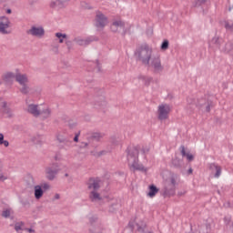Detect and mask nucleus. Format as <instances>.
<instances>
[{
    "label": "nucleus",
    "mask_w": 233,
    "mask_h": 233,
    "mask_svg": "<svg viewBox=\"0 0 233 233\" xmlns=\"http://www.w3.org/2000/svg\"><path fill=\"white\" fill-rule=\"evenodd\" d=\"M127 163L130 170H145V167L139 164V149L137 147L127 148Z\"/></svg>",
    "instance_id": "obj_1"
},
{
    "label": "nucleus",
    "mask_w": 233,
    "mask_h": 233,
    "mask_svg": "<svg viewBox=\"0 0 233 233\" xmlns=\"http://www.w3.org/2000/svg\"><path fill=\"white\" fill-rule=\"evenodd\" d=\"M135 56H137L138 61H141L142 65H150L152 49L148 45H142L136 50Z\"/></svg>",
    "instance_id": "obj_2"
},
{
    "label": "nucleus",
    "mask_w": 233,
    "mask_h": 233,
    "mask_svg": "<svg viewBox=\"0 0 233 233\" xmlns=\"http://www.w3.org/2000/svg\"><path fill=\"white\" fill-rule=\"evenodd\" d=\"M106 25H108V17H106L103 12L96 11L95 17V25L96 28H98V30H103Z\"/></svg>",
    "instance_id": "obj_3"
},
{
    "label": "nucleus",
    "mask_w": 233,
    "mask_h": 233,
    "mask_svg": "<svg viewBox=\"0 0 233 233\" xmlns=\"http://www.w3.org/2000/svg\"><path fill=\"white\" fill-rule=\"evenodd\" d=\"M12 26V22L6 16L0 17V34H4V35H7L8 34H12V30L10 27Z\"/></svg>",
    "instance_id": "obj_4"
},
{
    "label": "nucleus",
    "mask_w": 233,
    "mask_h": 233,
    "mask_svg": "<svg viewBox=\"0 0 233 233\" xmlns=\"http://www.w3.org/2000/svg\"><path fill=\"white\" fill-rule=\"evenodd\" d=\"M171 110L172 108L168 104L159 105L157 108L158 119L160 121H165L166 119H168V114H170Z\"/></svg>",
    "instance_id": "obj_5"
},
{
    "label": "nucleus",
    "mask_w": 233,
    "mask_h": 233,
    "mask_svg": "<svg viewBox=\"0 0 233 233\" xmlns=\"http://www.w3.org/2000/svg\"><path fill=\"white\" fill-rule=\"evenodd\" d=\"M59 170L61 169L59 168V165L57 164H52L51 166L46 167V179H48L49 181H54L57 174H59Z\"/></svg>",
    "instance_id": "obj_6"
},
{
    "label": "nucleus",
    "mask_w": 233,
    "mask_h": 233,
    "mask_svg": "<svg viewBox=\"0 0 233 233\" xmlns=\"http://www.w3.org/2000/svg\"><path fill=\"white\" fill-rule=\"evenodd\" d=\"M96 41V37L94 36H88V37H82V36H76L73 39V43H76V45H78V46H88L90 43Z\"/></svg>",
    "instance_id": "obj_7"
},
{
    "label": "nucleus",
    "mask_w": 233,
    "mask_h": 233,
    "mask_svg": "<svg viewBox=\"0 0 233 233\" xmlns=\"http://www.w3.org/2000/svg\"><path fill=\"white\" fill-rule=\"evenodd\" d=\"M147 66H151V68H154V71L157 74H159L164 70V67L161 65V58H159V56H155L151 58V61L149 60V65H147Z\"/></svg>",
    "instance_id": "obj_8"
},
{
    "label": "nucleus",
    "mask_w": 233,
    "mask_h": 233,
    "mask_svg": "<svg viewBox=\"0 0 233 233\" xmlns=\"http://www.w3.org/2000/svg\"><path fill=\"white\" fill-rule=\"evenodd\" d=\"M111 31H113L114 33L122 32V35H126L127 28L125 27V22L121 20L113 22L111 25Z\"/></svg>",
    "instance_id": "obj_9"
},
{
    "label": "nucleus",
    "mask_w": 233,
    "mask_h": 233,
    "mask_svg": "<svg viewBox=\"0 0 233 233\" xmlns=\"http://www.w3.org/2000/svg\"><path fill=\"white\" fill-rule=\"evenodd\" d=\"M25 112L33 116V117H39V116H41V109L39 108V105L35 104H28L25 107Z\"/></svg>",
    "instance_id": "obj_10"
},
{
    "label": "nucleus",
    "mask_w": 233,
    "mask_h": 233,
    "mask_svg": "<svg viewBox=\"0 0 233 233\" xmlns=\"http://www.w3.org/2000/svg\"><path fill=\"white\" fill-rule=\"evenodd\" d=\"M27 34H29V35H33V37H43V35H45V28L42 26H32L27 31Z\"/></svg>",
    "instance_id": "obj_11"
},
{
    "label": "nucleus",
    "mask_w": 233,
    "mask_h": 233,
    "mask_svg": "<svg viewBox=\"0 0 233 233\" xmlns=\"http://www.w3.org/2000/svg\"><path fill=\"white\" fill-rule=\"evenodd\" d=\"M100 183L101 180L99 178H90L87 183V188L88 190H91V192H96L99 190L100 188Z\"/></svg>",
    "instance_id": "obj_12"
},
{
    "label": "nucleus",
    "mask_w": 233,
    "mask_h": 233,
    "mask_svg": "<svg viewBox=\"0 0 233 233\" xmlns=\"http://www.w3.org/2000/svg\"><path fill=\"white\" fill-rule=\"evenodd\" d=\"M162 196L164 198H172V196H176V187L167 184L162 190Z\"/></svg>",
    "instance_id": "obj_13"
},
{
    "label": "nucleus",
    "mask_w": 233,
    "mask_h": 233,
    "mask_svg": "<svg viewBox=\"0 0 233 233\" xmlns=\"http://www.w3.org/2000/svg\"><path fill=\"white\" fill-rule=\"evenodd\" d=\"M208 168H209L211 174L214 175V177L218 178V177H219V176H221V170H222L221 166H218L216 163H211V164H209Z\"/></svg>",
    "instance_id": "obj_14"
},
{
    "label": "nucleus",
    "mask_w": 233,
    "mask_h": 233,
    "mask_svg": "<svg viewBox=\"0 0 233 233\" xmlns=\"http://www.w3.org/2000/svg\"><path fill=\"white\" fill-rule=\"evenodd\" d=\"M197 106L200 108L206 106V112H210V106H212V102L207 98H201L198 101Z\"/></svg>",
    "instance_id": "obj_15"
},
{
    "label": "nucleus",
    "mask_w": 233,
    "mask_h": 233,
    "mask_svg": "<svg viewBox=\"0 0 233 233\" xmlns=\"http://www.w3.org/2000/svg\"><path fill=\"white\" fill-rule=\"evenodd\" d=\"M221 45H223L222 38L215 36L209 42V48H221Z\"/></svg>",
    "instance_id": "obj_16"
},
{
    "label": "nucleus",
    "mask_w": 233,
    "mask_h": 233,
    "mask_svg": "<svg viewBox=\"0 0 233 233\" xmlns=\"http://www.w3.org/2000/svg\"><path fill=\"white\" fill-rule=\"evenodd\" d=\"M15 81L19 84V86L28 84V76L25 74L17 73L15 75Z\"/></svg>",
    "instance_id": "obj_17"
},
{
    "label": "nucleus",
    "mask_w": 233,
    "mask_h": 233,
    "mask_svg": "<svg viewBox=\"0 0 233 233\" xmlns=\"http://www.w3.org/2000/svg\"><path fill=\"white\" fill-rule=\"evenodd\" d=\"M2 79L3 81H5V83L12 85V83H14V80L15 79V74L12 72H7L2 76Z\"/></svg>",
    "instance_id": "obj_18"
},
{
    "label": "nucleus",
    "mask_w": 233,
    "mask_h": 233,
    "mask_svg": "<svg viewBox=\"0 0 233 233\" xmlns=\"http://www.w3.org/2000/svg\"><path fill=\"white\" fill-rule=\"evenodd\" d=\"M34 190H35V198L36 199H41L43 198V194H45L43 187L40 185H36L35 186Z\"/></svg>",
    "instance_id": "obj_19"
},
{
    "label": "nucleus",
    "mask_w": 233,
    "mask_h": 233,
    "mask_svg": "<svg viewBox=\"0 0 233 233\" xmlns=\"http://www.w3.org/2000/svg\"><path fill=\"white\" fill-rule=\"evenodd\" d=\"M137 79L139 81H142V83H144L145 86H150V84L152 83V77L151 76L139 75L137 76Z\"/></svg>",
    "instance_id": "obj_20"
},
{
    "label": "nucleus",
    "mask_w": 233,
    "mask_h": 233,
    "mask_svg": "<svg viewBox=\"0 0 233 233\" xmlns=\"http://www.w3.org/2000/svg\"><path fill=\"white\" fill-rule=\"evenodd\" d=\"M95 106L96 108H105L106 106V100H105V96H100L96 99Z\"/></svg>",
    "instance_id": "obj_21"
},
{
    "label": "nucleus",
    "mask_w": 233,
    "mask_h": 233,
    "mask_svg": "<svg viewBox=\"0 0 233 233\" xmlns=\"http://www.w3.org/2000/svg\"><path fill=\"white\" fill-rule=\"evenodd\" d=\"M89 199L93 201V203L96 201H101V195H99L97 191H91L89 194Z\"/></svg>",
    "instance_id": "obj_22"
},
{
    "label": "nucleus",
    "mask_w": 233,
    "mask_h": 233,
    "mask_svg": "<svg viewBox=\"0 0 233 233\" xmlns=\"http://www.w3.org/2000/svg\"><path fill=\"white\" fill-rule=\"evenodd\" d=\"M159 192V188H157L155 185L149 186V192L147 193L148 198H156V194Z\"/></svg>",
    "instance_id": "obj_23"
},
{
    "label": "nucleus",
    "mask_w": 233,
    "mask_h": 233,
    "mask_svg": "<svg viewBox=\"0 0 233 233\" xmlns=\"http://www.w3.org/2000/svg\"><path fill=\"white\" fill-rule=\"evenodd\" d=\"M180 148H181V155L183 156V157H187V161H194V156L185 151V146H181Z\"/></svg>",
    "instance_id": "obj_24"
},
{
    "label": "nucleus",
    "mask_w": 233,
    "mask_h": 233,
    "mask_svg": "<svg viewBox=\"0 0 233 233\" xmlns=\"http://www.w3.org/2000/svg\"><path fill=\"white\" fill-rule=\"evenodd\" d=\"M40 116L44 119H48V117H50V116H52V110L50 108L46 107V109L41 110Z\"/></svg>",
    "instance_id": "obj_25"
},
{
    "label": "nucleus",
    "mask_w": 233,
    "mask_h": 233,
    "mask_svg": "<svg viewBox=\"0 0 233 233\" xmlns=\"http://www.w3.org/2000/svg\"><path fill=\"white\" fill-rule=\"evenodd\" d=\"M105 232V228H103V226L101 225H96L94 228H91L89 229V233H103Z\"/></svg>",
    "instance_id": "obj_26"
},
{
    "label": "nucleus",
    "mask_w": 233,
    "mask_h": 233,
    "mask_svg": "<svg viewBox=\"0 0 233 233\" xmlns=\"http://www.w3.org/2000/svg\"><path fill=\"white\" fill-rule=\"evenodd\" d=\"M1 106L3 108H5V114H7L8 117H13L14 116V112L12 111V109L6 107V102H2L1 103Z\"/></svg>",
    "instance_id": "obj_27"
},
{
    "label": "nucleus",
    "mask_w": 233,
    "mask_h": 233,
    "mask_svg": "<svg viewBox=\"0 0 233 233\" xmlns=\"http://www.w3.org/2000/svg\"><path fill=\"white\" fill-rule=\"evenodd\" d=\"M223 52H225L226 54H232L233 53V45L232 42H228L225 45V47L222 49Z\"/></svg>",
    "instance_id": "obj_28"
},
{
    "label": "nucleus",
    "mask_w": 233,
    "mask_h": 233,
    "mask_svg": "<svg viewBox=\"0 0 233 233\" xmlns=\"http://www.w3.org/2000/svg\"><path fill=\"white\" fill-rule=\"evenodd\" d=\"M103 137H105V134L103 133H93L91 135V139H93V141H101Z\"/></svg>",
    "instance_id": "obj_29"
},
{
    "label": "nucleus",
    "mask_w": 233,
    "mask_h": 233,
    "mask_svg": "<svg viewBox=\"0 0 233 233\" xmlns=\"http://www.w3.org/2000/svg\"><path fill=\"white\" fill-rule=\"evenodd\" d=\"M56 139L59 143H65V145H72V141L65 138V137L61 136V135H57L56 136Z\"/></svg>",
    "instance_id": "obj_30"
},
{
    "label": "nucleus",
    "mask_w": 233,
    "mask_h": 233,
    "mask_svg": "<svg viewBox=\"0 0 233 233\" xmlns=\"http://www.w3.org/2000/svg\"><path fill=\"white\" fill-rule=\"evenodd\" d=\"M22 87L20 88V92L21 94H24L25 96H26V94H30V86H28V84H25L21 86Z\"/></svg>",
    "instance_id": "obj_31"
},
{
    "label": "nucleus",
    "mask_w": 233,
    "mask_h": 233,
    "mask_svg": "<svg viewBox=\"0 0 233 233\" xmlns=\"http://www.w3.org/2000/svg\"><path fill=\"white\" fill-rule=\"evenodd\" d=\"M55 35H56V37H57V39H59L60 44L65 43V39H66V34L56 33Z\"/></svg>",
    "instance_id": "obj_32"
},
{
    "label": "nucleus",
    "mask_w": 233,
    "mask_h": 233,
    "mask_svg": "<svg viewBox=\"0 0 233 233\" xmlns=\"http://www.w3.org/2000/svg\"><path fill=\"white\" fill-rule=\"evenodd\" d=\"M224 26H225L226 30H228L229 32H233V21L232 20L226 21Z\"/></svg>",
    "instance_id": "obj_33"
},
{
    "label": "nucleus",
    "mask_w": 233,
    "mask_h": 233,
    "mask_svg": "<svg viewBox=\"0 0 233 233\" xmlns=\"http://www.w3.org/2000/svg\"><path fill=\"white\" fill-rule=\"evenodd\" d=\"M172 165L175 168H181V159L176 157L172 160Z\"/></svg>",
    "instance_id": "obj_34"
},
{
    "label": "nucleus",
    "mask_w": 233,
    "mask_h": 233,
    "mask_svg": "<svg viewBox=\"0 0 233 233\" xmlns=\"http://www.w3.org/2000/svg\"><path fill=\"white\" fill-rule=\"evenodd\" d=\"M58 5H59V8H65V6H66L68 5V2L70 0H56Z\"/></svg>",
    "instance_id": "obj_35"
},
{
    "label": "nucleus",
    "mask_w": 233,
    "mask_h": 233,
    "mask_svg": "<svg viewBox=\"0 0 233 233\" xmlns=\"http://www.w3.org/2000/svg\"><path fill=\"white\" fill-rule=\"evenodd\" d=\"M23 225H24L23 222H16V223L15 224V230L16 232H21V230H23Z\"/></svg>",
    "instance_id": "obj_36"
},
{
    "label": "nucleus",
    "mask_w": 233,
    "mask_h": 233,
    "mask_svg": "<svg viewBox=\"0 0 233 233\" xmlns=\"http://www.w3.org/2000/svg\"><path fill=\"white\" fill-rule=\"evenodd\" d=\"M49 6L50 8H60L59 2H57V0H51Z\"/></svg>",
    "instance_id": "obj_37"
},
{
    "label": "nucleus",
    "mask_w": 233,
    "mask_h": 233,
    "mask_svg": "<svg viewBox=\"0 0 233 233\" xmlns=\"http://www.w3.org/2000/svg\"><path fill=\"white\" fill-rule=\"evenodd\" d=\"M168 45H169L168 40H164L161 45V50H168Z\"/></svg>",
    "instance_id": "obj_38"
},
{
    "label": "nucleus",
    "mask_w": 233,
    "mask_h": 233,
    "mask_svg": "<svg viewBox=\"0 0 233 233\" xmlns=\"http://www.w3.org/2000/svg\"><path fill=\"white\" fill-rule=\"evenodd\" d=\"M8 179V177L5 176V173H3V170L0 169V181H6Z\"/></svg>",
    "instance_id": "obj_39"
},
{
    "label": "nucleus",
    "mask_w": 233,
    "mask_h": 233,
    "mask_svg": "<svg viewBox=\"0 0 233 233\" xmlns=\"http://www.w3.org/2000/svg\"><path fill=\"white\" fill-rule=\"evenodd\" d=\"M10 214H11L10 209H5V210H4V211L2 212V217H3V218H8V217L10 216Z\"/></svg>",
    "instance_id": "obj_40"
},
{
    "label": "nucleus",
    "mask_w": 233,
    "mask_h": 233,
    "mask_svg": "<svg viewBox=\"0 0 233 233\" xmlns=\"http://www.w3.org/2000/svg\"><path fill=\"white\" fill-rule=\"evenodd\" d=\"M41 187H42V189L45 191V190H50V184H48V183H43L42 185H41Z\"/></svg>",
    "instance_id": "obj_41"
},
{
    "label": "nucleus",
    "mask_w": 233,
    "mask_h": 233,
    "mask_svg": "<svg viewBox=\"0 0 233 233\" xmlns=\"http://www.w3.org/2000/svg\"><path fill=\"white\" fill-rule=\"evenodd\" d=\"M68 127L69 128H76L77 127V122L70 121Z\"/></svg>",
    "instance_id": "obj_42"
},
{
    "label": "nucleus",
    "mask_w": 233,
    "mask_h": 233,
    "mask_svg": "<svg viewBox=\"0 0 233 233\" xmlns=\"http://www.w3.org/2000/svg\"><path fill=\"white\" fill-rule=\"evenodd\" d=\"M167 185H170L171 187H176V178L174 177H172L170 178V184H167Z\"/></svg>",
    "instance_id": "obj_43"
},
{
    "label": "nucleus",
    "mask_w": 233,
    "mask_h": 233,
    "mask_svg": "<svg viewBox=\"0 0 233 233\" xmlns=\"http://www.w3.org/2000/svg\"><path fill=\"white\" fill-rule=\"evenodd\" d=\"M39 139H41V137L36 136L32 138L33 143H39Z\"/></svg>",
    "instance_id": "obj_44"
},
{
    "label": "nucleus",
    "mask_w": 233,
    "mask_h": 233,
    "mask_svg": "<svg viewBox=\"0 0 233 233\" xmlns=\"http://www.w3.org/2000/svg\"><path fill=\"white\" fill-rule=\"evenodd\" d=\"M66 45L68 50H70V48H72V41L66 40Z\"/></svg>",
    "instance_id": "obj_45"
},
{
    "label": "nucleus",
    "mask_w": 233,
    "mask_h": 233,
    "mask_svg": "<svg viewBox=\"0 0 233 233\" xmlns=\"http://www.w3.org/2000/svg\"><path fill=\"white\" fill-rule=\"evenodd\" d=\"M185 194H187V190H182V191L177 192L178 198H181L182 196H185Z\"/></svg>",
    "instance_id": "obj_46"
},
{
    "label": "nucleus",
    "mask_w": 233,
    "mask_h": 233,
    "mask_svg": "<svg viewBox=\"0 0 233 233\" xmlns=\"http://www.w3.org/2000/svg\"><path fill=\"white\" fill-rule=\"evenodd\" d=\"M138 232H145V227L137 225Z\"/></svg>",
    "instance_id": "obj_47"
},
{
    "label": "nucleus",
    "mask_w": 233,
    "mask_h": 233,
    "mask_svg": "<svg viewBox=\"0 0 233 233\" xmlns=\"http://www.w3.org/2000/svg\"><path fill=\"white\" fill-rule=\"evenodd\" d=\"M4 141H5V135H3V133H0V145H3Z\"/></svg>",
    "instance_id": "obj_48"
},
{
    "label": "nucleus",
    "mask_w": 233,
    "mask_h": 233,
    "mask_svg": "<svg viewBox=\"0 0 233 233\" xmlns=\"http://www.w3.org/2000/svg\"><path fill=\"white\" fill-rule=\"evenodd\" d=\"M2 145H4V147H10V143L7 140H4Z\"/></svg>",
    "instance_id": "obj_49"
},
{
    "label": "nucleus",
    "mask_w": 233,
    "mask_h": 233,
    "mask_svg": "<svg viewBox=\"0 0 233 233\" xmlns=\"http://www.w3.org/2000/svg\"><path fill=\"white\" fill-rule=\"evenodd\" d=\"M74 141L75 143H77L79 141V133L75 136Z\"/></svg>",
    "instance_id": "obj_50"
},
{
    "label": "nucleus",
    "mask_w": 233,
    "mask_h": 233,
    "mask_svg": "<svg viewBox=\"0 0 233 233\" xmlns=\"http://www.w3.org/2000/svg\"><path fill=\"white\" fill-rule=\"evenodd\" d=\"M204 3H207V0H198L197 5H203Z\"/></svg>",
    "instance_id": "obj_51"
},
{
    "label": "nucleus",
    "mask_w": 233,
    "mask_h": 233,
    "mask_svg": "<svg viewBox=\"0 0 233 233\" xmlns=\"http://www.w3.org/2000/svg\"><path fill=\"white\" fill-rule=\"evenodd\" d=\"M25 230L29 233H35V229H32V228H25Z\"/></svg>",
    "instance_id": "obj_52"
},
{
    "label": "nucleus",
    "mask_w": 233,
    "mask_h": 233,
    "mask_svg": "<svg viewBox=\"0 0 233 233\" xmlns=\"http://www.w3.org/2000/svg\"><path fill=\"white\" fill-rule=\"evenodd\" d=\"M97 72H101V66H99V62L96 63Z\"/></svg>",
    "instance_id": "obj_53"
},
{
    "label": "nucleus",
    "mask_w": 233,
    "mask_h": 233,
    "mask_svg": "<svg viewBox=\"0 0 233 233\" xmlns=\"http://www.w3.org/2000/svg\"><path fill=\"white\" fill-rule=\"evenodd\" d=\"M149 149L148 148H143L142 152L143 154H148Z\"/></svg>",
    "instance_id": "obj_54"
},
{
    "label": "nucleus",
    "mask_w": 233,
    "mask_h": 233,
    "mask_svg": "<svg viewBox=\"0 0 233 233\" xmlns=\"http://www.w3.org/2000/svg\"><path fill=\"white\" fill-rule=\"evenodd\" d=\"M96 219H97V218H90L89 221L92 224V223H94V221H96Z\"/></svg>",
    "instance_id": "obj_55"
},
{
    "label": "nucleus",
    "mask_w": 233,
    "mask_h": 233,
    "mask_svg": "<svg viewBox=\"0 0 233 233\" xmlns=\"http://www.w3.org/2000/svg\"><path fill=\"white\" fill-rule=\"evenodd\" d=\"M192 172H194V170L192 169V167H190L187 171V174H192Z\"/></svg>",
    "instance_id": "obj_56"
},
{
    "label": "nucleus",
    "mask_w": 233,
    "mask_h": 233,
    "mask_svg": "<svg viewBox=\"0 0 233 233\" xmlns=\"http://www.w3.org/2000/svg\"><path fill=\"white\" fill-rule=\"evenodd\" d=\"M59 198H60L59 194L55 195V199H59Z\"/></svg>",
    "instance_id": "obj_57"
},
{
    "label": "nucleus",
    "mask_w": 233,
    "mask_h": 233,
    "mask_svg": "<svg viewBox=\"0 0 233 233\" xmlns=\"http://www.w3.org/2000/svg\"><path fill=\"white\" fill-rule=\"evenodd\" d=\"M6 14H12V9H7Z\"/></svg>",
    "instance_id": "obj_58"
},
{
    "label": "nucleus",
    "mask_w": 233,
    "mask_h": 233,
    "mask_svg": "<svg viewBox=\"0 0 233 233\" xmlns=\"http://www.w3.org/2000/svg\"><path fill=\"white\" fill-rule=\"evenodd\" d=\"M84 145H85V147H88V143H85Z\"/></svg>",
    "instance_id": "obj_59"
},
{
    "label": "nucleus",
    "mask_w": 233,
    "mask_h": 233,
    "mask_svg": "<svg viewBox=\"0 0 233 233\" xmlns=\"http://www.w3.org/2000/svg\"><path fill=\"white\" fill-rule=\"evenodd\" d=\"M65 177H68V173H66Z\"/></svg>",
    "instance_id": "obj_60"
},
{
    "label": "nucleus",
    "mask_w": 233,
    "mask_h": 233,
    "mask_svg": "<svg viewBox=\"0 0 233 233\" xmlns=\"http://www.w3.org/2000/svg\"><path fill=\"white\" fill-rule=\"evenodd\" d=\"M1 83H2V82H1V80H0V85H1Z\"/></svg>",
    "instance_id": "obj_61"
}]
</instances>
